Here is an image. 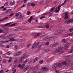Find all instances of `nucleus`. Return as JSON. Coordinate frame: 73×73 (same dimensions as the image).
Returning a JSON list of instances; mask_svg holds the SVG:
<instances>
[{"label": "nucleus", "mask_w": 73, "mask_h": 73, "mask_svg": "<svg viewBox=\"0 0 73 73\" xmlns=\"http://www.w3.org/2000/svg\"><path fill=\"white\" fill-rule=\"evenodd\" d=\"M70 36H73V32L69 33Z\"/></svg>", "instance_id": "obj_43"}, {"label": "nucleus", "mask_w": 73, "mask_h": 73, "mask_svg": "<svg viewBox=\"0 0 73 73\" xmlns=\"http://www.w3.org/2000/svg\"><path fill=\"white\" fill-rule=\"evenodd\" d=\"M54 7H53L49 11V12L48 13H46V14H47V13H49V14H50V15H52V12H53L54 11Z\"/></svg>", "instance_id": "obj_11"}, {"label": "nucleus", "mask_w": 73, "mask_h": 73, "mask_svg": "<svg viewBox=\"0 0 73 73\" xmlns=\"http://www.w3.org/2000/svg\"><path fill=\"white\" fill-rule=\"evenodd\" d=\"M62 48L63 47H59L57 48L56 50H54L53 52V54H57L58 52H62Z\"/></svg>", "instance_id": "obj_3"}, {"label": "nucleus", "mask_w": 73, "mask_h": 73, "mask_svg": "<svg viewBox=\"0 0 73 73\" xmlns=\"http://www.w3.org/2000/svg\"><path fill=\"white\" fill-rule=\"evenodd\" d=\"M4 35H5V36L6 35H8L7 32L6 31H5L4 33Z\"/></svg>", "instance_id": "obj_36"}, {"label": "nucleus", "mask_w": 73, "mask_h": 73, "mask_svg": "<svg viewBox=\"0 0 73 73\" xmlns=\"http://www.w3.org/2000/svg\"><path fill=\"white\" fill-rule=\"evenodd\" d=\"M31 47V44H29L27 45V48H30Z\"/></svg>", "instance_id": "obj_44"}, {"label": "nucleus", "mask_w": 73, "mask_h": 73, "mask_svg": "<svg viewBox=\"0 0 73 73\" xmlns=\"http://www.w3.org/2000/svg\"><path fill=\"white\" fill-rule=\"evenodd\" d=\"M22 52L21 51H19L16 52L14 53V55L15 56H19V55H20L22 53Z\"/></svg>", "instance_id": "obj_12"}, {"label": "nucleus", "mask_w": 73, "mask_h": 73, "mask_svg": "<svg viewBox=\"0 0 73 73\" xmlns=\"http://www.w3.org/2000/svg\"><path fill=\"white\" fill-rule=\"evenodd\" d=\"M3 32H4V31L1 30V29H0V33H3Z\"/></svg>", "instance_id": "obj_42"}, {"label": "nucleus", "mask_w": 73, "mask_h": 73, "mask_svg": "<svg viewBox=\"0 0 73 73\" xmlns=\"http://www.w3.org/2000/svg\"><path fill=\"white\" fill-rule=\"evenodd\" d=\"M31 5V3L29 2L28 3H27V6L28 8H29L30 7V5Z\"/></svg>", "instance_id": "obj_27"}, {"label": "nucleus", "mask_w": 73, "mask_h": 73, "mask_svg": "<svg viewBox=\"0 0 73 73\" xmlns=\"http://www.w3.org/2000/svg\"><path fill=\"white\" fill-rule=\"evenodd\" d=\"M20 62H21V59H20L19 58H16L14 60V64H16V63L21 64V63H19Z\"/></svg>", "instance_id": "obj_7"}, {"label": "nucleus", "mask_w": 73, "mask_h": 73, "mask_svg": "<svg viewBox=\"0 0 73 73\" xmlns=\"http://www.w3.org/2000/svg\"><path fill=\"white\" fill-rule=\"evenodd\" d=\"M34 17H35V16H31V17H30V18H29V19H34Z\"/></svg>", "instance_id": "obj_50"}, {"label": "nucleus", "mask_w": 73, "mask_h": 73, "mask_svg": "<svg viewBox=\"0 0 73 73\" xmlns=\"http://www.w3.org/2000/svg\"><path fill=\"white\" fill-rule=\"evenodd\" d=\"M27 1H28V0H25L24 1V3H27Z\"/></svg>", "instance_id": "obj_61"}, {"label": "nucleus", "mask_w": 73, "mask_h": 73, "mask_svg": "<svg viewBox=\"0 0 73 73\" xmlns=\"http://www.w3.org/2000/svg\"><path fill=\"white\" fill-rule=\"evenodd\" d=\"M36 72V71H35L34 70H33V69L31 70V73H35Z\"/></svg>", "instance_id": "obj_28"}, {"label": "nucleus", "mask_w": 73, "mask_h": 73, "mask_svg": "<svg viewBox=\"0 0 73 73\" xmlns=\"http://www.w3.org/2000/svg\"><path fill=\"white\" fill-rule=\"evenodd\" d=\"M72 22H73V19H68L66 21V24H70Z\"/></svg>", "instance_id": "obj_9"}, {"label": "nucleus", "mask_w": 73, "mask_h": 73, "mask_svg": "<svg viewBox=\"0 0 73 73\" xmlns=\"http://www.w3.org/2000/svg\"><path fill=\"white\" fill-rule=\"evenodd\" d=\"M67 64H68L67 62L65 61H63L58 64L56 63L52 65V67L53 69H55L56 68H62L63 66V65H66Z\"/></svg>", "instance_id": "obj_1"}, {"label": "nucleus", "mask_w": 73, "mask_h": 73, "mask_svg": "<svg viewBox=\"0 0 73 73\" xmlns=\"http://www.w3.org/2000/svg\"><path fill=\"white\" fill-rule=\"evenodd\" d=\"M31 5L32 7H35L36 5V4L33 3H31Z\"/></svg>", "instance_id": "obj_32"}, {"label": "nucleus", "mask_w": 73, "mask_h": 73, "mask_svg": "<svg viewBox=\"0 0 73 73\" xmlns=\"http://www.w3.org/2000/svg\"><path fill=\"white\" fill-rule=\"evenodd\" d=\"M70 34H68L64 35V37H67L68 36H70Z\"/></svg>", "instance_id": "obj_25"}, {"label": "nucleus", "mask_w": 73, "mask_h": 73, "mask_svg": "<svg viewBox=\"0 0 73 73\" xmlns=\"http://www.w3.org/2000/svg\"><path fill=\"white\" fill-rule=\"evenodd\" d=\"M49 28V25L47 24L46 26V28Z\"/></svg>", "instance_id": "obj_37"}, {"label": "nucleus", "mask_w": 73, "mask_h": 73, "mask_svg": "<svg viewBox=\"0 0 73 73\" xmlns=\"http://www.w3.org/2000/svg\"><path fill=\"white\" fill-rule=\"evenodd\" d=\"M2 62L3 64H6L7 62V59H3L2 60Z\"/></svg>", "instance_id": "obj_16"}, {"label": "nucleus", "mask_w": 73, "mask_h": 73, "mask_svg": "<svg viewBox=\"0 0 73 73\" xmlns=\"http://www.w3.org/2000/svg\"><path fill=\"white\" fill-rule=\"evenodd\" d=\"M69 53H71L73 52V45L71 47V48L70 51L68 52Z\"/></svg>", "instance_id": "obj_17"}, {"label": "nucleus", "mask_w": 73, "mask_h": 73, "mask_svg": "<svg viewBox=\"0 0 73 73\" xmlns=\"http://www.w3.org/2000/svg\"><path fill=\"white\" fill-rule=\"evenodd\" d=\"M38 69V66H36L33 69V70H37Z\"/></svg>", "instance_id": "obj_21"}, {"label": "nucleus", "mask_w": 73, "mask_h": 73, "mask_svg": "<svg viewBox=\"0 0 73 73\" xmlns=\"http://www.w3.org/2000/svg\"><path fill=\"white\" fill-rule=\"evenodd\" d=\"M8 3L7 2L4 4V6H7L8 5Z\"/></svg>", "instance_id": "obj_46"}, {"label": "nucleus", "mask_w": 73, "mask_h": 73, "mask_svg": "<svg viewBox=\"0 0 73 73\" xmlns=\"http://www.w3.org/2000/svg\"><path fill=\"white\" fill-rule=\"evenodd\" d=\"M67 1V0H66L64 1V3H62L61 5H58V6L56 8V10L54 11L55 12V13H58V12H59L60 10L61 7L63 5H64V4H65Z\"/></svg>", "instance_id": "obj_2"}, {"label": "nucleus", "mask_w": 73, "mask_h": 73, "mask_svg": "<svg viewBox=\"0 0 73 73\" xmlns=\"http://www.w3.org/2000/svg\"><path fill=\"white\" fill-rule=\"evenodd\" d=\"M15 49L16 50H17L18 49H19V47H18V46L16 45L14 46Z\"/></svg>", "instance_id": "obj_24"}, {"label": "nucleus", "mask_w": 73, "mask_h": 73, "mask_svg": "<svg viewBox=\"0 0 73 73\" xmlns=\"http://www.w3.org/2000/svg\"><path fill=\"white\" fill-rule=\"evenodd\" d=\"M38 60V57H36L34 59V60L33 61V62L34 63H35L36 61H37V60Z\"/></svg>", "instance_id": "obj_20"}, {"label": "nucleus", "mask_w": 73, "mask_h": 73, "mask_svg": "<svg viewBox=\"0 0 73 73\" xmlns=\"http://www.w3.org/2000/svg\"><path fill=\"white\" fill-rule=\"evenodd\" d=\"M1 43H3H3H5V42H6V41H1Z\"/></svg>", "instance_id": "obj_51"}, {"label": "nucleus", "mask_w": 73, "mask_h": 73, "mask_svg": "<svg viewBox=\"0 0 73 73\" xmlns=\"http://www.w3.org/2000/svg\"><path fill=\"white\" fill-rule=\"evenodd\" d=\"M25 39H21L19 40V41L20 42H21V41H25Z\"/></svg>", "instance_id": "obj_41"}, {"label": "nucleus", "mask_w": 73, "mask_h": 73, "mask_svg": "<svg viewBox=\"0 0 73 73\" xmlns=\"http://www.w3.org/2000/svg\"><path fill=\"white\" fill-rule=\"evenodd\" d=\"M69 31L70 32H72V31H73V27H72L69 30Z\"/></svg>", "instance_id": "obj_34"}, {"label": "nucleus", "mask_w": 73, "mask_h": 73, "mask_svg": "<svg viewBox=\"0 0 73 73\" xmlns=\"http://www.w3.org/2000/svg\"><path fill=\"white\" fill-rule=\"evenodd\" d=\"M16 69H15L13 70V73H16Z\"/></svg>", "instance_id": "obj_49"}, {"label": "nucleus", "mask_w": 73, "mask_h": 73, "mask_svg": "<svg viewBox=\"0 0 73 73\" xmlns=\"http://www.w3.org/2000/svg\"><path fill=\"white\" fill-rule=\"evenodd\" d=\"M15 66H14L13 68H12V70H14V69H15Z\"/></svg>", "instance_id": "obj_52"}, {"label": "nucleus", "mask_w": 73, "mask_h": 73, "mask_svg": "<svg viewBox=\"0 0 73 73\" xmlns=\"http://www.w3.org/2000/svg\"><path fill=\"white\" fill-rule=\"evenodd\" d=\"M29 66L28 65L26 66L23 69V70L24 72H25L27 70L29 69Z\"/></svg>", "instance_id": "obj_14"}, {"label": "nucleus", "mask_w": 73, "mask_h": 73, "mask_svg": "<svg viewBox=\"0 0 73 73\" xmlns=\"http://www.w3.org/2000/svg\"><path fill=\"white\" fill-rule=\"evenodd\" d=\"M66 45H68V46H70V43L69 42H67L66 44Z\"/></svg>", "instance_id": "obj_38"}, {"label": "nucleus", "mask_w": 73, "mask_h": 73, "mask_svg": "<svg viewBox=\"0 0 73 73\" xmlns=\"http://www.w3.org/2000/svg\"><path fill=\"white\" fill-rule=\"evenodd\" d=\"M41 71H46V68L45 67H43L42 69H40Z\"/></svg>", "instance_id": "obj_18"}, {"label": "nucleus", "mask_w": 73, "mask_h": 73, "mask_svg": "<svg viewBox=\"0 0 73 73\" xmlns=\"http://www.w3.org/2000/svg\"><path fill=\"white\" fill-rule=\"evenodd\" d=\"M53 38L52 36L51 35H49L47 36H46V39L47 40H52V39Z\"/></svg>", "instance_id": "obj_15"}, {"label": "nucleus", "mask_w": 73, "mask_h": 73, "mask_svg": "<svg viewBox=\"0 0 73 73\" xmlns=\"http://www.w3.org/2000/svg\"><path fill=\"white\" fill-rule=\"evenodd\" d=\"M6 54H7V55H10V54H11V53L8 52L6 53Z\"/></svg>", "instance_id": "obj_54"}, {"label": "nucleus", "mask_w": 73, "mask_h": 73, "mask_svg": "<svg viewBox=\"0 0 73 73\" xmlns=\"http://www.w3.org/2000/svg\"><path fill=\"white\" fill-rule=\"evenodd\" d=\"M41 34L40 33H38L36 34L35 36H34L35 37H37V36H40Z\"/></svg>", "instance_id": "obj_22"}, {"label": "nucleus", "mask_w": 73, "mask_h": 73, "mask_svg": "<svg viewBox=\"0 0 73 73\" xmlns=\"http://www.w3.org/2000/svg\"><path fill=\"white\" fill-rule=\"evenodd\" d=\"M12 24V23L10 22L9 23H7L4 25V26L5 27V26H8V25H10V24Z\"/></svg>", "instance_id": "obj_29"}, {"label": "nucleus", "mask_w": 73, "mask_h": 73, "mask_svg": "<svg viewBox=\"0 0 73 73\" xmlns=\"http://www.w3.org/2000/svg\"><path fill=\"white\" fill-rule=\"evenodd\" d=\"M65 15L64 19H69V16H68V15L69 14V13L68 12H66L65 13Z\"/></svg>", "instance_id": "obj_13"}, {"label": "nucleus", "mask_w": 73, "mask_h": 73, "mask_svg": "<svg viewBox=\"0 0 73 73\" xmlns=\"http://www.w3.org/2000/svg\"><path fill=\"white\" fill-rule=\"evenodd\" d=\"M28 55L25 54H23V56L21 58V62H20L19 63H22V62H23V61L24 59H26L27 58H28Z\"/></svg>", "instance_id": "obj_5"}, {"label": "nucleus", "mask_w": 73, "mask_h": 73, "mask_svg": "<svg viewBox=\"0 0 73 73\" xmlns=\"http://www.w3.org/2000/svg\"><path fill=\"white\" fill-rule=\"evenodd\" d=\"M36 42H35L33 44V45L32 46V49H33V48H35V46H36Z\"/></svg>", "instance_id": "obj_23"}, {"label": "nucleus", "mask_w": 73, "mask_h": 73, "mask_svg": "<svg viewBox=\"0 0 73 73\" xmlns=\"http://www.w3.org/2000/svg\"><path fill=\"white\" fill-rule=\"evenodd\" d=\"M15 16L21 19H24L25 17L24 15H22V14H21V12H19L16 13L15 15Z\"/></svg>", "instance_id": "obj_4"}, {"label": "nucleus", "mask_w": 73, "mask_h": 73, "mask_svg": "<svg viewBox=\"0 0 73 73\" xmlns=\"http://www.w3.org/2000/svg\"><path fill=\"white\" fill-rule=\"evenodd\" d=\"M29 59H26L23 63L22 65V68H23V67H24V66H25V65L26 63H27V62H28V61H29Z\"/></svg>", "instance_id": "obj_8"}, {"label": "nucleus", "mask_w": 73, "mask_h": 73, "mask_svg": "<svg viewBox=\"0 0 73 73\" xmlns=\"http://www.w3.org/2000/svg\"><path fill=\"white\" fill-rule=\"evenodd\" d=\"M15 1H13L12 2V5H15Z\"/></svg>", "instance_id": "obj_59"}, {"label": "nucleus", "mask_w": 73, "mask_h": 73, "mask_svg": "<svg viewBox=\"0 0 73 73\" xmlns=\"http://www.w3.org/2000/svg\"><path fill=\"white\" fill-rule=\"evenodd\" d=\"M18 67L19 68H21V67H22V65L19 64L18 65Z\"/></svg>", "instance_id": "obj_53"}, {"label": "nucleus", "mask_w": 73, "mask_h": 73, "mask_svg": "<svg viewBox=\"0 0 73 73\" xmlns=\"http://www.w3.org/2000/svg\"><path fill=\"white\" fill-rule=\"evenodd\" d=\"M1 38H5V36H2L1 37Z\"/></svg>", "instance_id": "obj_57"}, {"label": "nucleus", "mask_w": 73, "mask_h": 73, "mask_svg": "<svg viewBox=\"0 0 73 73\" xmlns=\"http://www.w3.org/2000/svg\"><path fill=\"white\" fill-rule=\"evenodd\" d=\"M65 29H63V30H58L55 33L56 35H60L61 33H62V32H64V31H65Z\"/></svg>", "instance_id": "obj_6"}, {"label": "nucleus", "mask_w": 73, "mask_h": 73, "mask_svg": "<svg viewBox=\"0 0 73 73\" xmlns=\"http://www.w3.org/2000/svg\"><path fill=\"white\" fill-rule=\"evenodd\" d=\"M18 37H19V38H21L22 37V36H18Z\"/></svg>", "instance_id": "obj_64"}, {"label": "nucleus", "mask_w": 73, "mask_h": 73, "mask_svg": "<svg viewBox=\"0 0 73 73\" xmlns=\"http://www.w3.org/2000/svg\"><path fill=\"white\" fill-rule=\"evenodd\" d=\"M49 42H47L46 43V45H49Z\"/></svg>", "instance_id": "obj_58"}, {"label": "nucleus", "mask_w": 73, "mask_h": 73, "mask_svg": "<svg viewBox=\"0 0 73 73\" xmlns=\"http://www.w3.org/2000/svg\"><path fill=\"white\" fill-rule=\"evenodd\" d=\"M62 41L63 42H65V43L66 42V40L65 39H63L62 40Z\"/></svg>", "instance_id": "obj_30"}, {"label": "nucleus", "mask_w": 73, "mask_h": 73, "mask_svg": "<svg viewBox=\"0 0 73 73\" xmlns=\"http://www.w3.org/2000/svg\"><path fill=\"white\" fill-rule=\"evenodd\" d=\"M39 63L41 64H42V63H43V60H40V61Z\"/></svg>", "instance_id": "obj_47"}, {"label": "nucleus", "mask_w": 73, "mask_h": 73, "mask_svg": "<svg viewBox=\"0 0 73 73\" xmlns=\"http://www.w3.org/2000/svg\"><path fill=\"white\" fill-rule=\"evenodd\" d=\"M50 50L49 48H46V53H48V52H49Z\"/></svg>", "instance_id": "obj_35"}, {"label": "nucleus", "mask_w": 73, "mask_h": 73, "mask_svg": "<svg viewBox=\"0 0 73 73\" xmlns=\"http://www.w3.org/2000/svg\"><path fill=\"white\" fill-rule=\"evenodd\" d=\"M11 11H12V9H10L6 11V12H9Z\"/></svg>", "instance_id": "obj_45"}, {"label": "nucleus", "mask_w": 73, "mask_h": 73, "mask_svg": "<svg viewBox=\"0 0 73 73\" xmlns=\"http://www.w3.org/2000/svg\"><path fill=\"white\" fill-rule=\"evenodd\" d=\"M32 20H33V19H30L28 20V21L29 23H31V21H32Z\"/></svg>", "instance_id": "obj_33"}, {"label": "nucleus", "mask_w": 73, "mask_h": 73, "mask_svg": "<svg viewBox=\"0 0 73 73\" xmlns=\"http://www.w3.org/2000/svg\"><path fill=\"white\" fill-rule=\"evenodd\" d=\"M3 70H1L0 71V73H3Z\"/></svg>", "instance_id": "obj_62"}, {"label": "nucleus", "mask_w": 73, "mask_h": 73, "mask_svg": "<svg viewBox=\"0 0 73 73\" xmlns=\"http://www.w3.org/2000/svg\"><path fill=\"white\" fill-rule=\"evenodd\" d=\"M27 14L28 15H30V14H31V12L30 11H28L27 13Z\"/></svg>", "instance_id": "obj_55"}, {"label": "nucleus", "mask_w": 73, "mask_h": 73, "mask_svg": "<svg viewBox=\"0 0 73 73\" xmlns=\"http://www.w3.org/2000/svg\"><path fill=\"white\" fill-rule=\"evenodd\" d=\"M15 24H16V23H13V24H12L11 25H10V26H15Z\"/></svg>", "instance_id": "obj_48"}, {"label": "nucleus", "mask_w": 73, "mask_h": 73, "mask_svg": "<svg viewBox=\"0 0 73 73\" xmlns=\"http://www.w3.org/2000/svg\"><path fill=\"white\" fill-rule=\"evenodd\" d=\"M12 60V58H10V59H9L8 62H11Z\"/></svg>", "instance_id": "obj_40"}, {"label": "nucleus", "mask_w": 73, "mask_h": 73, "mask_svg": "<svg viewBox=\"0 0 73 73\" xmlns=\"http://www.w3.org/2000/svg\"><path fill=\"white\" fill-rule=\"evenodd\" d=\"M10 41H15V39H14L13 38H11L10 39Z\"/></svg>", "instance_id": "obj_39"}, {"label": "nucleus", "mask_w": 73, "mask_h": 73, "mask_svg": "<svg viewBox=\"0 0 73 73\" xmlns=\"http://www.w3.org/2000/svg\"><path fill=\"white\" fill-rule=\"evenodd\" d=\"M5 19H1L0 20V22L2 21H3L4 20H5Z\"/></svg>", "instance_id": "obj_56"}, {"label": "nucleus", "mask_w": 73, "mask_h": 73, "mask_svg": "<svg viewBox=\"0 0 73 73\" xmlns=\"http://www.w3.org/2000/svg\"><path fill=\"white\" fill-rule=\"evenodd\" d=\"M68 48V45H66V44L64 45V49H66Z\"/></svg>", "instance_id": "obj_26"}, {"label": "nucleus", "mask_w": 73, "mask_h": 73, "mask_svg": "<svg viewBox=\"0 0 73 73\" xmlns=\"http://www.w3.org/2000/svg\"><path fill=\"white\" fill-rule=\"evenodd\" d=\"M59 44V42H58L54 43V44H52L50 45V47L51 48H54L55 46H56L57 45Z\"/></svg>", "instance_id": "obj_10"}, {"label": "nucleus", "mask_w": 73, "mask_h": 73, "mask_svg": "<svg viewBox=\"0 0 73 73\" xmlns=\"http://www.w3.org/2000/svg\"><path fill=\"white\" fill-rule=\"evenodd\" d=\"M42 44H40L38 47V49H40V48H41L42 47Z\"/></svg>", "instance_id": "obj_31"}, {"label": "nucleus", "mask_w": 73, "mask_h": 73, "mask_svg": "<svg viewBox=\"0 0 73 73\" xmlns=\"http://www.w3.org/2000/svg\"><path fill=\"white\" fill-rule=\"evenodd\" d=\"M45 16H42V17H41L40 18V19H43V18H45Z\"/></svg>", "instance_id": "obj_60"}, {"label": "nucleus", "mask_w": 73, "mask_h": 73, "mask_svg": "<svg viewBox=\"0 0 73 73\" xmlns=\"http://www.w3.org/2000/svg\"><path fill=\"white\" fill-rule=\"evenodd\" d=\"M13 36H14V34H10V35H7V37L9 38Z\"/></svg>", "instance_id": "obj_19"}, {"label": "nucleus", "mask_w": 73, "mask_h": 73, "mask_svg": "<svg viewBox=\"0 0 73 73\" xmlns=\"http://www.w3.org/2000/svg\"><path fill=\"white\" fill-rule=\"evenodd\" d=\"M71 69H72V70H73V64H72L71 65Z\"/></svg>", "instance_id": "obj_63"}]
</instances>
